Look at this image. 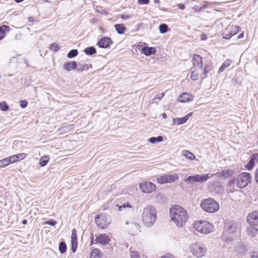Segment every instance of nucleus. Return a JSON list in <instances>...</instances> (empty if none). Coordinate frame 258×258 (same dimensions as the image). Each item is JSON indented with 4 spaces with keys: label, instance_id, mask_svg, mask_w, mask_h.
<instances>
[{
    "label": "nucleus",
    "instance_id": "nucleus-34",
    "mask_svg": "<svg viewBox=\"0 0 258 258\" xmlns=\"http://www.w3.org/2000/svg\"><path fill=\"white\" fill-rule=\"evenodd\" d=\"M163 140L162 136H158V137H152L149 139V141L152 144L156 143L157 142H161Z\"/></svg>",
    "mask_w": 258,
    "mask_h": 258
},
{
    "label": "nucleus",
    "instance_id": "nucleus-9",
    "mask_svg": "<svg viewBox=\"0 0 258 258\" xmlns=\"http://www.w3.org/2000/svg\"><path fill=\"white\" fill-rule=\"evenodd\" d=\"M179 178L177 174L173 173L171 174H164L157 178V182L160 184L174 182Z\"/></svg>",
    "mask_w": 258,
    "mask_h": 258
},
{
    "label": "nucleus",
    "instance_id": "nucleus-47",
    "mask_svg": "<svg viewBox=\"0 0 258 258\" xmlns=\"http://www.w3.org/2000/svg\"><path fill=\"white\" fill-rule=\"evenodd\" d=\"M131 258H141L139 253L136 251H131Z\"/></svg>",
    "mask_w": 258,
    "mask_h": 258
},
{
    "label": "nucleus",
    "instance_id": "nucleus-46",
    "mask_svg": "<svg viewBox=\"0 0 258 258\" xmlns=\"http://www.w3.org/2000/svg\"><path fill=\"white\" fill-rule=\"evenodd\" d=\"M164 96V93H162L157 94L155 96V97L152 99V101L151 102V103H154V100L156 99L161 100L163 97Z\"/></svg>",
    "mask_w": 258,
    "mask_h": 258
},
{
    "label": "nucleus",
    "instance_id": "nucleus-48",
    "mask_svg": "<svg viewBox=\"0 0 258 258\" xmlns=\"http://www.w3.org/2000/svg\"><path fill=\"white\" fill-rule=\"evenodd\" d=\"M73 125H68L62 127L60 130L64 131V132H68L70 130H72Z\"/></svg>",
    "mask_w": 258,
    "mask_h": 258
},
{
    "label": "nucleus",
    "instance_id": "nucleus-49",
    "mask_svg": "<svg viewBox=\"0 0 258 258\" xmlns=\"http://www.w3.org/2000/svg\"><path fill=\"white\" fill-rule=\"evenodd\" d=\"M57 223L56 221L53 220H49L44 222L45 224L54 226Z\"/></svg>",
    "mask_w": 258,
    "mask_h": 258
},
{
    "label": "nucleus",
    "instance_id": "nucleus-57",
    "mask_svg": "<svg viewBox=\"0 0 258 258\" xmlns=\"http://www.w3.org/2000/svg\"><path fill=\"white\" fill-rule=\"evenodd\" d=\"M201 38L202 40H205L207 39V36L206 34H202L201 36Z\"/></svg>",
    "mask_w": 258,
    "mask_h": 258
},
{
    "label": "nucleus",
    "instance_id": "nucleus-43",
    "mask_svg": "<svg viewBox=\"0 0 258 258\" xmlns=\"http://www.w3.org/2000/svg\"><path fill=\"white\" fill-rule=\"evenodd\" d=\"M71 238H72L71 242H75V241L77 242L76 230L75 229H73L72 230Z\"/></svg>",
    "mask_w": 258,
    "mask_h": 258
},
{
    "label": "nucleus",
    "instance_id": "nucleus-41",
    "mask_svg": "<svg viewBox=\"0 0 258 258\" xmlns=\"http://www.w3.org/2000/svg\"><path fill=\"white\" fill-rule=\"evenodd\" d=\"M0 109L2 111H7L9 109V106L5 101L1 102H0Z\"/></svg>",
    "mask_w": 258,
    "mask_h": 258
},
{
    "label": "nucleus",
    "instance_id": "nucleus-6",
    "mask_svg": "<svg viewBox=\"0 0 258 258\" xmlns=\"http://www.w3.org/2000/svg\"><path fill=\"white\" fill-rule=\"evenodd\" d=\"M251 180V176L250 174L246 172L240 173L237 177L236 183V185L240 188H242L246 187Z\"/></svg>",
    "mask_w": 258,
    "mask_h": 258
},
{
    "label": "nucleus",
    "instance_id": "nucleus-39",
    "mask_svg": "<svg viewBox=\"0 0 258 258\" xmlns=\"http://www.w3.org/2000/svg\"><path fill=\"white\" fill-rule=\"evenodd\" d=\"M159 29L161 33H165L168 30V26L165 24H162L159 26Z\"/></svg>",
    "mask_w": 258,
    "mask_h": 258
},
{
    "label": "nucleus",
    "instance_id": "nucleus-38",
    "mask_svg": "<svg viewBox=\"0 0 258 258\" xmlns=\"http://www.w3.org/2000/svg\"><path fill=\"white\" fill-rule=\"evenodd\" d=\"M90 67H91V65H88L87 64H84V65L80 64L79 66V67L77 68V70L78 72H82L83 71H87L89 69Z\"/></svg>",
    "mask_w": 258,
    "mask_h": 258
},
{
    "label": "nucleus",
    "instance_id": "nucleus-40",
    "mask_svg": "<svg viewBox=\"0 0 258 258\" xmlns=\"http://www.w3.org/2000/svg\"><path fill=\"white\" fill-rule=\"evenodd\" d=\"M78 54V52L77 49H72L68 53L67 56L69 58H73L77 56Z\"/></svg>",
    "mask_w": 258,
    "mask_h": 258
},
{
    "label": "nucleus",
    "instance_id": "nucleus-31",
    "mask_svg": "<svg viewBox=\"0 0 258 258\" xmlns=\"http://www.w3.org/2000/svg\"><path fill=\"white\" fill-rule=\"evenodd\" d=\"M234 173L232 170H223L220 173V175H222L225 178H228L231 176Z\"/></svg>",
    "mask_w": 258,
    "mask_h": 258
},
{
    "label": "nucleus",
    "instance_id": "nucleus-5",
    "mask_svg": "<svg viewBox=\"0 0 258 258\" xmlns=\"http://www.w3.org/2000/svg\"><path fill=\"white\" fill-rule=\"evenodd\" d=\"M201 208L206 212L214 213L219 209V203L212 198H208L203 200L201 204Z\"/></svg>",
    "mask_w": 258,
    "mask_h": 258
},
{
    "label": "nucleus",
    "instance_id": "nucleus-52",
    "mask_svg": "<svg viewBox=\"0 0 258 258\" xmlns=\"http://www.w3.org/2000/svg\"><path fill=\"white\" fill-rule=\"evenodd\" d=\"M138 2L140 5H147L149 3L150 0H138Z\"/></svg>",
    "mask_w": 258,
    "mask_h": 258
},
{
    "label": "nucleus",
    "instance_id": "nucleus-60",
    "mask_svg": "<svg viewBox=\"0 0 258 258\" xmlns=\"http://www.w3.org/2000/svg\"><path fill=\"white\" fill-rule=\"evenodd\" d=\"M251 258H258V253H256L255 254H253Z\"/></svg>",
    "mask_w": 258,
    "mask_h": 258
},
{
    "label": "nucleus",
    "instance_id": "nucleus-20",
    "mask_svg": "<svg viewBox=\"0 0 258 258\" xmlns=\"http://www.w3.org/2000/svg\"><path fill=\"white\" fill-rule=\"evenodd\" d=\"M194 96L190 93H183L178 97V100L180 102L184 103L193 100Z\"/></svg>",
    "mask_w": 258,
    "mask_h": 258
},
{
    "label": "nucleus",
    "instance_id": "nucleus-4",
    "mask_svg": "<svg viewBox=\"0 0 258 258\" xmlns=\"http://www.w3.org/2000/svg\"><path fill=\"white\" fill-rule=\"evenodd\" d=\"M188 249L194 256L198 258L203 257L207 251L205 245L199 242H195L190 244Z\"/></svg>",
    "mask_w": 258,
    "mask_h": 258
},
{
    "label": "nucleus",
    "instance_id": "nucleus-25",
    "mask_svg": "<svg viewBox=\"0 0 258 258\" xmlns=\"http://www.w3.org/2000/svg\"><path fill=\"white\" fill-rule=\"evenodd\" d=\"M101 252L98 248H94L90 253V258H101Z\"/></svg>",
    "mask_w": 258,
    "mask_h": 258
},
{
    "label": "nucleus",
    "instance_id": "nucleus-12",
    "mask_svg": "<svg viewBox=\"0 0 258 258\" xmlns=\"http://www.w3.org/2000/svg\"><path fill=\"white\" fill-rule=\"evenodd\" d=\"M126 224L128 225V230L130 233L133 235H137L141 231V226L137 223L126 221Z\"/></svg>",
    "mask_w": 258,
    "mask_h": 258
},
{
    "label": "nucleus",
    "instance_id": "nucleus-51",
    "mask_svg": "<svg viewBox=\"0 0 258 258\" xmlns=\"http://www.w3.org/2000/svg\"><path fill=\"white\" fill-rule=\"evenodd\" d=\"M27 105H28V103L26 100H21L20 101V106L23 108H24L26 107H27Z\"/></svg>",
    "mask_w": 258,
    "mask_h": 258
},
{
    "label": "nucleus",
    "instance_id": "nucleus-28",
    "mask_svg": "<svg viewBox=\"0 0 258 258\" xmlns=\"http://www.w3.org/2000/svg\"><path fill=\"white\" fill-rule=\"evenodd\" d=\"M49 157L47 155L41 157L39 160V165L41 167L45 166L49 161Z\"/></svg>",
    "mask_w": 258,
    "mask_h": 258
},
{
    "label": "nucleus",
    "instance_id": "nucleus-15",
    "mask_svg": "<svg viewBox=\"0 0 258 258\" xmlns=\"http://www.w3.org/2000/svg\"><path fill=\"white\" fill-rule=\"evenodd\" d=\"M113 42L110 38L104 37L97 42V45L100 48H107Z\"/></svg>",
    "mask_w": 258,
    "mask_h": 258
},
{
    "label": "nucleus",
    "instance_id": "nucleus-29",
    "mask_svg": "<svg viewBox=\"0 0 258 258\" xmlns=\"http://www.w3.org/2000/svg\"><path fill=\"white\" fill-rule=\"evenodd\" d=\"M182 155L187 159L190 160H193L196 158V157L194 154H192L191 152L186 150L183 152Z\"/></svg>",
    "mask_w": 258,
    "mask_h": 258
},
{
    "label": "nucleus",
    "instance_id": "nucleus-58",
    "mask_svg": "<svg viewBox=\"0 0 258 258\" xmlns=\"http://www.w3.org/2000/svg\"><path fill=\"white\" fill-rule=\"evenodd\" d=\"M177 6L179 8V9H180L181 10H183L184 9V6L183 4H178Z\"/></svg>",
    "mask_w": 258,
    "mask_h": 258
},
{
    "label": "nucleus",
    "instance_id": "nucleus-30",
    "mask_svg": "<svg viewBox=\"0 0 258 258\" xmlns=\"http://www.w3.org/2000/svg\"><path fill=\"white\" fill-rule=\"evenodd\" d=\"M9 30V27L6 25H2L0 27V40L5 36L4 34L6 31Z\"/></svg>",
    "mask_w": 258,
    "mask_h": 258
},
{
    "label": "nucleus",
    "instance_id": "nucleus-36",
    "mask_svg": "<svg viewBox=\"0 0 258 258\" xmlns=\"http://www.w3.org/2000/svg\"><path fill=\"white\" fill-rule=\"evenodd\" d=\"M116 206L118 208V210L119 211H122L123 209H124L126 208H132V206L131 205V204L129 203H123L121 205H116Z\"/></svg>",
    "mask_w": 258,
    "mask_h": 258
},
{
    "label": "nucleus",
    "instance_id": "nucleus-21",
    "mask_svg": "<svg viewBox=\"0 0 258 258\" xmlns=\"http://www.w3.org/2000/svg\"><path fill=\"white\" fill-rule=\"evenodd\" d=\"M212 64L211 61L207 62L205 64V66L204 67V70H202V73L201 76V78L202 79H205L207 78V74L212 70Z\"/></svg>",
    "mask_w": 258,
    "mask_h": 258
},
{
    "label": "nucleus",
    "instance_id": "nucleus-62",
    "mask_svg": "<svg viewBox=\"0 0 258 258\" xmlns=\"http://www.w3.org/2000/svg\"><path fill=\"white\" fill-rule=\"evenodd\" d=\"M100 13L102 14H107V12L105 10H102Z\"/></svg>",
    "mask_w": 258,
    "mask_h": 258
},
{
    "label": "nucleus",
    "instance_id": "nucleus-56",
    "mask_svg": "<svg viewBox=\"0 0 258 258\" xmlns=\"http://www.w3.org/2000/svg\"><path fill=\"white\" fill-rule=\"evenodd\" d=\"M254 174H255V181H256V183L258 184V168L255 170Z\"/></svg>",
    "mask_w": 258,
    "mask_h": 258
},
{
    "label": "nucleus",
    "instance_id": "nucleus-24",
    "mask_svg": "<svg viewBox=\"0 0 258 258\" xmlns=\"http://www.w3.org/2000/svg\"><path fill=\"white\" fill-rule=\"evenodd\" d=\"M156 48L153 47H148L144 46L142 48V53L147 56L154 54L156 53Z\"/></svg>",
    "mask_w": 258,
    "mask_h": 258
},
{
    "label": "nucleus",
    "instance_id": "nucleus-44",
    "mask_svg": "<svg viewBox=\"0 0 258 258\" xmlns=\"http://www.w3.org/2000/svg\"><path fill=\"white\" fill-rule=\"evenodd\" d=\"M8 158L10 164H12V163L16 162V161H18L17 157L15 155L11 156L10 157H8Z\"/></svg>",
    "mask_w": 258,
    "mask_h": 258
},
{
    "label": "nucleus",
    "instance_id": "nucleus-61",
    "mask_svg": "<svg viewBox=\"0 0 258 258\" xmlns=\"http://www.w3.org/2000/svg\"><path fill=\"white\" fill-rule=\"evenodd\" d=\"M162 116L163 118H165L167 117V115L166 113H164L162 114Z\"/></svg>",
    "mask_w": 258,
    "mask_h": 258
},
{
    "label": "nucleus",
    "instance_id": "nucleus-59",
    "mask_svg": "<svg viewBox=\"0 0 258 258\" xmlns=\"http://www.w3.org/2000/svg\"><path fill=\"white\" fill-rule=\"evenodd\" d=\"M243 35H244L243 33H240V34L238 35V39H240V38H243Z\"/></svg>",
    "mask_w": 258,
    "mask_h": 258
},
{
    "label": "nucleus",
    "instance_id": "nucleus-23",
    "mask_svg": "<svg viewBox=\"0 0 258 258\" xmlns=\"http://www.w3.org/2000/svg\"><path fill=\"white\" fill-rule=\"evenodd\" d=\"M202 70H199L198 69L192 68L191 78L194 81L198 80L201 77L202 73Z\"/></svg>",
    "mask_w": 258,
    "mask_h": 258
},
{
    "label": "nucleus",
    "instance_id": "nucleus-10",
    "mask_svg": "<svg viewBox=\"0 0 258 258\" xmlns=\"http://www.w3.org/2000/svg\"><path fill=\"white\" fill-rule=\"evenodd\" d=\"M240 28L236 25H229L224 31L222 35L223 38L226 39H229L232 36L237 33L240 31Z\"/></svg>",
    "mask_w": 258,
    "mask_h": 258
},
{
    "label": "nucleus",
    "instance_id": "nucleus-27",
    "mask_svg": "<svg viewBox=\"0 0 258 258\" xmlns=\"http://www.w3.org/2000/svg\"><path fill=\"white\" fill-rule=\"evenodd\" d=\"M252 226V225H250L247 227V233L250 237H253L256 235L257 229Z\"/></svg>",
    "mask_w": 258,
    "mask_h": 258
},
{
    "label": "nucleus",
    "instance_id": "nucleus-3",
    "mask_svg": "<svg viewBox=\"0 0 258 258\" xmlns=\"http://www.w3.org/2000/svg\"><path fill=\"white\" fill-rule=\"evenodd\" d=\"M193 228L197 232L203 234H208L212 232L214 229L213 224L206 220L195 221Z\"/></svg>",
    "mask_w": 258,
    "mask_h": 258
},
{
    "label": "nucleus",
    "instance_id": "nucleus-54",
    "mask_svg": "<svg viewBox=\"0 0 258 258\" xmlns=\"http://www.w3.org/2000/svg\"><path fill=\"white\" fill-rule=\"evenodd\" d=\"M228 185L230 187H231L233 189H234L235 186V180L233 179L232 180H231L230 182H229Z\"/></svg>",
    "mask_w": 258,
    "mask_h": 258
},
{
    "label": "nucleus",
    "instance_id": "nucleus-42",
    "mask_svg": "<svg viewBox=\"0 0 258 258\" xmlns=\"http://www.w3.org/2000/svg\"><path fill=\"white\" fill-rule=\"evenodd\" d=\"M49 48L54 51H57L59 49L60 46L56 43H53L50 45Z\"/></svg>",
    "mask_w": 258,
    "mask_h": 258
},
{
    "label": "nucleus",
    "instance_id": "nucleus-2",
    "mask_svg": "<svg viewBox=\"0 0 258 258\" xmlns=\"http://www.w3.org/2000/svg\"><path fill=\"white\" fill-rule=\"evenodd\" d=\"M157 219L156 208L151 205L145 207L142 213V220L144 225L147 227H151Z\"/></svg>",
    "mask_w": 258,
    "mask_h": 258
},
{
    "label": "nucleus",
    "instance_id": "nucleus-11",
    "mask_svg": "<svg viewBox=\"0 0 258 258\" xmlns=\"http://www.w3.org/2000/svg\"><path fill=\"white\" fill-rule=\"evenodd\" d=\"M95 222L99 227L104 229L109 225L110 221L107 220V217L104 215L96 216Z\"/></svg>",
    "mask_w": 258,
    "mask_h": 258
},
{
    "label": "nucleus",
    "instance_id": "nucleus-26",
    "mask_svg": "<svg viewBox=\"0 0 258 258\" xmlns=\"http://www.w3.org/2000/svg\"><path fill=\"white\" fill-rule=\"evenodd\" d=\"M114 28L119 34H123L126 30L125 27L122 24H115L114 25Z\"/></svg>",
    "mask_w": 258,
    "mask_h": 258
},
{
    "label": "nucleus",
    "instance_id": "nucleus-13",
    "mask_svg": "<svg viewBox=\"0 0 258 258\" xmlns=\"http://www.w3.org/2000/svg\"><path fill=\"white\" fill-rule=\"evenodd\" d=\"M247 221L250 225H258V211L249 214L247 217Z\"/></svg>",
    "mask_w": 258,
    "mask_h": 258
},
{
    "label": "nucleus",
    "instance_id": "nucleus-55",
    "mask_svg": "<svg viewBox=\"0 0 258 258\" xmlns=\"http://www.w3.org/2000/svg\"><path fill=\"white\" fill-rule=\"evenodd\" d=\"M120 18L123 20H127L130 18V16L126 14H122L120 15Z\"/></svg>",
    "mask_w": 258,
    "mask_h": 258
},
{
    "label": "nucleus",
    "instance_id": "nucleus-17",
    "mask_svg": "<svg viewBox=\"0 0 258 258\" xmlns=\"http://www.w3.org/2000/svg\"><path fill=\"white\" fill-rule=\"evenodd\" d=\"M192 114L193 113L191 112L183 117L173 118L172 120V125H180L185 123L189 117L192 116Z\"/></svg>",
    "mask_w": 258,
    "mask_h": 258
},
{
    "label": "nucleus",
    "instance_id": "nucleus-64",
    "mask_svg": "<svg viewBox=\"0 0 258 258\" xmlns=\"http://www.w3.org/2000/svg\"><path fill=\"white\" fill-rule=\"evenodd\" d=\"M22 223L23 224H26L27 223V220H24L22 222Z\"/></svg>",
    "mask_w": 258,
    "mask_h": 258
},
{
    "label": "nucleus",
    "instance_id": "nucleus-53",
    "mask_svg": "<svg viewBox=\"0 0 258 258\" xmlns=\"http://www.w3.org/2000/svg\"><path fill=\"white\" fill-rule=\"evenodd\" d=\"M161 258H176L175 256L171 253H167L162 256Z\"/></svg>",
    "mask_w": 258,
    "mask_h": 258
},
{
    "label": "nucleus",
    "instance_id": "nucleus-45",
    "mask_svg": "<svg viewBox=\"0 0 258 258\" xmlns=\"http://www.w3.org/2000/svg\"><path fill=\"white\" fill-rule=\"evenodd\" d=\"M15 155L17 157L18 161L23 160V159H25L27 156L26 154L24 153L18 154Z\"/></svg>",
    "mask_w": 258,
    "mask_h": 258
},
{
    "label": "nucleus",
    "instance_id": "nucleus-35",
    "mask_svg": "<svg viewBox=\"0 0 258 258\" xmlns=\"http://www.w3.org/2000/svg\"><path fill=\"white\" fill-rule=\"evenodd\" d=\"M9 164H10L8 157L0 160V168H4Z\"/></svg>",
    "mask_w": 258,
    "mask_h": 258
},
{
    "label": "nucleus",
    "instance_id": "nucleus-19",
    "mask_svg": "<svg viewBox=\"0 0 258 258\" xmlns=\"http://www.w3.org/2000/svg\"><path fill=\"white\" fill-rule=\"evenodd\" d=\"M225 229L228 233L233 234L237 232V224L234 222H229L225 224Z\"/></svg>",
    "mask_w": 258,
    "mask_h": 258
},
{
    "label": "nucleus",
    "instance_id": "nucleus-7",
    "mask_svg": "<svg viewBox=\"0 0 258 258\" xmlns=\"http://www.w3.org/2000/svg\"><path fill=\"white\" fill-rule=\"evenodd\" d=\"M213 174L207 173L203 174H196L193 176H189L185 181L193 184L194 182H205L207 181L210 178L212 177Z\"/></svg>",
    "mask_w": 258,
    "mask_h": 258
},
{
    "label": "nucleus",
    "instance_id": "nucleus-18",
    "mask_svg": "<svg viewBox=\"0 0 258 258\" xmlns=\"http://www.w3.org/2000/svg\"><path fill=\"white\" fill-rule=\"evenodd\" d=\"M255 162H258V154H253L250 158V160L245 167L248 170H251Z\"/></svg>",
    "mask_w": 258,
    "mask_h": 258
},
{
    "label": "nucleus",
    "instance_id": "nucleus-63",
    "mask_svg": "<svg viewBox=\"0 0 258 258\" xmlns=\"http://www.w3.org/2000/svg\"><path fill=\"white\" fill-rule=\"evenodd\" d=\"M93 243H94V239H93V237H92V240H91V243H90V244H91V245H92V244H93Z\"/></svg>",
    "mask_w": 258,
    "mask_h": 258
},
{
    "label": "nucleus",
    "instance_id": "nucleus-22",
    "mask_svg": "<svg viewBox=\"0 0 258 258\" xmlns=\"http://www.w3.org/2000/svg\"><path fill=\"white\" fill-rule=\"evenodd\" d=\"M77 62L75 61H68L64 63L63 69L67 71H71L74 69H77Z\"/></svg>",
    "mask_w": 258,
    "mask_h": 258
},
{
    "label": "nucleus",
    "instance_id": "nucleus-37",
    "mask_svg": "<svg viewBox=\"0 0 258 258\" xmlns=\"http://www.w3.org/2000/svg\"><path fill=\"white\" fill-rule=\"evenodd\" d=\"M67 249V245L64 242L62 241L59 244V250L61 253H63Z\"/></svg>",
    "mask_w": 258,
    "mask_h": 258
},
{
    "label": "nucleus",
    "instance_id": "nucleus-32",
    "mask_svg": "<svg viewBox=\"0 0 258 258\" xmlns=\"http://www.w3.org/2000/svg\"><path fill=\"white\" fill-rule=\"evenodd\" d=\"M84 51L87 55H92L96 52V49L93 46H90L86 48Z\"/></svg>",
    "mask_w": 258,
    "mask_h": 258
},
{
    "label": "nucleus",
    "instance_id": "nucleus-1",
    "mask_svg": "<svg viewBox=\"0 0 258 258\" xmlns=\"http://www.w3.org/2000/svg\"><path fill=\"white\" fill-rule=\"evenodd\" d=\"M171 220L178 227H182L187 222L188 216L186 211L179 205L172 206L169 210Z\"/></svg>",
    "mask_w": 258,
    "mask_h": 258
},
{
    "label": "nucleus",
    "instance_id": "nucleus-16",
    "mask_svg": "<svg viewBox=\"0 0 258 258\" xmlns=\"http://www.w3.org/2000/svg\"><path fill=\"white\" fill-rule=\"evenodd\" d=\"M95 241L96 243L105 245L109 243L110 239L106 234H100L96 236Z\"/></svg>",
    "mask_w": 258,
    "mask_h": 258
},
{
    "label": "nucleus",
    "instance_id": "nucleus-50",
    "mask_svg": "<svg viewBox=\"0 0 258 258\" xmlns=\"http://www.w3.org/2000/svg\"><path fill=\"white\" fill-rule=\"evenodd\" d=\"M77 242H72V250L73 252H75L77 248Z\"/></svg>",
    "mask_w": 258,
    "mask_h": 258
},
{
    "label": "nucleus",
    "instance_id": "nucleus-8",
    "mask_svg": "<svg viewBox=\"0 0 258 258\" xmlns=\"http://www.w3.org/2000/svg\"><path fill=\"white\" fill-rule=\"evenodd\" d=\"M156 185L149 181H145L139 184L140 189L144 193L151 194L156 190Z\"/></svg>",
    "mask_w": 258,
    "mask_h": 258
},
{
    "label": "nucleus",
    "instance_id": "nucleus-33",
    "mask_svg": "<svg viewBox=\"0 0 258 258\" xmlns=\"http://www.w3.org/2000/svg\"><path fill=\"white\" fill-rule=\"evenodd\" d=\"M231 64V61L230 60L228 59L225 61L222 64V66L220 68L219 70V73H221L224 71V70L228 67Z\"/></svg>",
    "mask_w": 258,
    "mask_h": 258
},
{
    "label": "nucleus",
    "instance_id": "nucleus-14",
    "mask_svg": "<svg viewBox=\"0 0 258 258\" xmlns=\"http://www.w3.org/2000/svg\"><path fill=\"white\" fill-rule=\"evenodd\" d=\"M192 63L194 68L198 69L199 70L203 69V59L201 56L198 54H194L192 56Z\"/></svg>",
    "mask_w": 258,
    "mask_h": 258
}]
</instances>
